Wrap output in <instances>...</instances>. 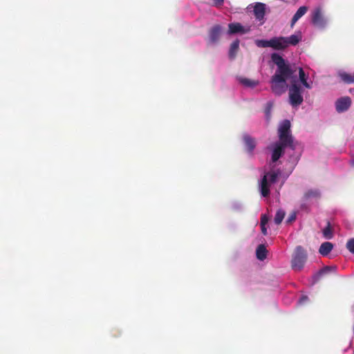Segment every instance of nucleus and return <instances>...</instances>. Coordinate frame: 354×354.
Here are the masks:
<instances>
[{"label":"nucleus","instance_id":"17","mask_svg":"<svg viewBox=\"0 0 354 354\" xmlns=\"http://www.w3.org/2000/svg\"><path fill=\"white\" fill-rule=\"evenodd\" d=\"M320 192L317 189H309L305 192L303 199L307 201L311 198L318 199L320 198Z\"/></svg>","mask_w":354,"mask_h":354},{"label":"nucleus","instance_id":"29","mask_svg":"<svg viewBox=\"0 0 354 354\" xmlns=\"http://www.w3.org/2000/svg\"><path fill=\"white\" fill-rule=\"evenodd\" d=\"M308 299V297L306 296H303L301 299H300V302H303L306 300Z\"/></svg>","mask_w":354,"mask_h":354},{"label":"nucleus","instance_id":"12","mask_svg":"<svg viewBox=\"0 0 354 354\" xmlns=\"http://www.w3.org/2000/svg\"><path fill=\"white\" fill-rule=\"evenodd\" d=\"M270 185L268 180V176H263L259 185V191L263 197L269 196Z\"/></svg>","mask_w":354,"mask_h":354},{"label":"nucleus","instance_id":"7","mask_svg":"<svg viewBox=\"0 0 354 354\" xmlns=\"http://www.w3.org/2000/svg\"><path fill=\"white\" fill-rule=\"evenodd\" d=\"M266 4L263 3H256L254 6V15L257 20L261 21V25L265 22L264 17L266 15Z\"/></svg>","mask_w":354,"mask_h":354},{"label":"nucleus","instance_id":"20","mask_svg":"<svg viewBox=\"0 0 354 354\" xmlns=\"http://www.w3.org/2000/svg\"><path fill=\"white\" fill-rule=\"evenodd\" d=\"M239 82L243 86L250 88H253L259 84L258 81L242 77H239Z\"/></svg>","mask_w":354,"mask_h":354},{"label":"nucleus","instance_id":"2","mask_svg":"<svg viewBox=\"0 0 354 354\" xmlns=\"http://www.w3.org/2000/svg\"><path fill=\"white\" fill-rule=\"evenodd\" d=\"M301 40V33L292 35L290 37H275L270 40L258 39L255 43L258 47H270L274 50H283L289 46H296Z\"/></svg>","mask_w":354,"mask_h":354},{"label":"nucleus","instance_id":"10","mask_svg":"<svg viewBox=\"0 0 354 354\" xmlns=\"http://www.w3.org/2000/svg\"><path fill=\"white\" fill-rule=\"evenodd\" d=\"M351 104V100L349 97H344L338 99L335 103L336 110L339 113L346 111Z\"/></svg>","mask_w":354,"mask_h":354},{"label":"nucleus","instance_id":"16","mask_svg":"<svg viewBox=\"0 0 354 354\" xmlns=\"http://www.w3.org/2000/svg\"><path fill=\"white\" fill-rule=\"evenodd\" d=\"M333 245L330 242L323 243L319 249V252L324 257L327 256L333 250Z\"/></svg>","mask_w":354,"mask_h":354},{"label":"nucleus","instance_id":"11","mask_svg":"<svg viewBox=\"0 0 354 354\" xmlns=\"http://www.w3.org/2000/svg\"><path fill=\"white\" fill-rule=\"evenodd\" d=\"M336 269V266H324L313 276V283L318 282L322 277L329 274L330 272H335Z\"/></svg>","mask_w":354,"mask_h":354},{"label":"nucleus","instance_id":"9","mask_svg":"<svg viewBox=\"0 0 354 354\" xmlns=\"http://www.w3.org/2000/svg\"><path fill=\"white\" fill-rule=\"evenodd\" d=\"M221 30L222 28L220 25H215L209 30L208 38L209 44H214L218 41Z\"/></svg>","mask_w":354,"mask_h":354},{"label":"nucleus","instance_id":"25","mask_svg":"<svg viewBox=\"0 0 354 354\" xmlns=\"http://www.w3.org/2000/svg\"><path fill=\"white\" fill-rule=\"evenodd\" d=\"M346 248L350 252L354 254V239H351L348 241L346 243Z\"/></svg>","mask_w":354,"mask_h":354},{"label":"nucleus","instance_id":"30","mask_svg":"<svg viewBox=\"0 0 354 354\" xmlns=\"http://www.w3.org/2000/svg\"><path fill=\"white\" fill-rule=\"evenodd\" d=\"M295 219V216L292 215L288 218V222H290L292 221H294Z\"/></svg>","mask_w":354,"mask_h":354},{"label":"nucleus","instance_id":"3","mask_svg":"<svg viewBox=\"0 0 354 354\" xmlns=\"http://www.w3.org/2000/svg\"><path fill=\"white\" fill-rule=\"evenodd\" d=\"M306 251L299 245L296 247L291 260V267L295 271H301L307 261Z\"/></svg>","mask_w":354,"mask_h":354},{"label":"nucleus","instance_id":"22","mask_svg":"<svg viewBox=\"0 0 354 354\" xmlns=\"http://www.w3.org/2000/svg\"><path fill=\"white\" fill-rule=\"evenodd\" d=\"M323 235L327 239H331L333 238V230L330 222L327 223V225L323 230Z\"/></svg>","mask_w":354,"mask_h":354},{"label":"nucleus","instance_id":"26","mask_svg":"<svg viewBox=\"0 0 354 354\" xmlns=\"http://www.w3.org/2000/svg\"><path fill=\"white\" fill-rule=\"evenodd\" d=\"M269 218L266 214H262L261 216V225H266L268 223Z\"/></svg>","mask_w":354,"mask_h":354},{"label":"nucleus","instance_id":"24","mask_svg":"<svg viewBox=\"0 0 354 354\" xmlns=\"http://www.w3.org/2000/svg\"><path fill=\"white\" fill-rule=\"evenodd\" d=\"M341 79L347 84H351L354 82V76L351 75L346 73H342L340 74Z\"/></svg>","mask_w":354,"mask_h":354},{"label":"nucleus","instance_id":"15","mask_svg":"<svg viewBox=\"0 0 354 354\" xmlns=\"http://www.w3.org/2000/svg\"><path fill=\"white\" fill-rule=\"evenodd\" d=\"M308 7L307 6H301L300 8H299V9L297 10V11L296 12V13L294 15V16L292 17V20H291V27H293V26L295 25V24L302 17L304 16L306 12L308 11Z\"/></svg>","mask_w":354,"mask_h":354},{"label":"nucleus","instance_id":"23","mask_svg":"<svg viewBox=\"0 0 354 354\" xmlns=\"http://www.w3.org/2000/svg\"><path fill=\"white\" fill-rule=\"evenodd\" d=\"M285 214H285V212L283 210L279 209L277 212V213L275 214V216H274V223L277 225H279L282 222V221H283V218L285 216Z\"/></svg>","mask_w":354,"mask_h":354},{"label":"nucleus","instance_id":"8","mask_svg":"<svg viewBox=\"0 0 354 354\" xmlns=\"http://www.w3.org/2000/svg\"><path fill=\"white\" fill-rule=\"evenodd\" d=\"M228 34H245L250 31V27L245 28L240 23H231L228 24Z\"/></svg>","mask_w":354,"mask_h":354},{"label":"nucleus","instance_id":"6","mask_svg":"<svg viewBox=\"0 0 354 354\" xmlns=\"http://www.w3.org/2000/svg\"><path fill=\"white\" fill-rule=\"evenodd\" d=\"M311 22L317 28H324L326 27L327 21L324 15H322L321 8H317L313 10L312 12Z\"/></svg>","mask_w":354,"mask_h":354},{"label":"nucleus","instance_id":"1","mask_svg":"<svg viewBox=\"0 0 354 354\" xmlns=\"http://www.w3.org/2000/svg\"><path fill=\"white\" fill-rule=\"evenodd\" d=\"M271 59L277 66L270 80L272 92L277 95H281L285 93L288 86L286 81L290 80L289 102L292 106H299L304 102V97L302 88L297 80V66L290 64L277 53L272 54Z\"/></svg>","mask_w":354,"mask_h":354},{"label":"nucleus","instance_id":"21","mask_svg":"<svg viewBox=\"0 0 354 354\" xmlns=\"http://www.w3.org/2000/svg\"><path fill=\"white\" fill-rule=\"evenodd\" d=\"M280 174L279 171H271L268 172L264 174V176H268V180L270 184L275 183L277 180L279 175Z\"/></svg>","mask_w":354,"mask_h":354},{"label":"nucleus","instance_id":"19","mask_svg":"<svg viewBox=\"0 0 354 354\" xmlns=\"http://www.w3.org/2000/svg\"><path fill=\"white\" fill-rule=\"evenodd\" d=\"M239 49V40L236 39L230 45V50H229V57L230 59H234L236 57Z\"/></svg>","mask_w":354,"mask_h":354},{"label":"nucleus","instance_id":"14","mask_svg":"<svg viewBox=\"0 0 354 354\" xmlns=\"http://www.w3.org/2000/svg\"><path fill=\"white\" fill-rule=\"evenodd\" d=\"M297 67V72L298 71L299 81L301 84L306 88L310 89L312 88V83H309L307 81L308 75H306L304 71L301 67Z\"/></svg>","mask_w":354,"mask_h":354},{"label":"nucleus","instance_id":"5","mask_svg":"<svg viewBox=\"0 0 354 354\" xmlns=\"http://www.w3.org/2000/svg\"><path fill=\"white\" fill-rule=\"evenodd\" d=\"M273 150L272 153V162L277 161L284 153V149L286 147H290L292 149H295L293 144L279 141L273 145Z\"/></svg>","mask_w":354,"mask_h":354},{"label":"nucleus","instance_id":"28","mask_svg":"<svg viewBox=\"0 0 354 354\" xmlns=\"http://www.w3.org/2000/svg\"><path fill=\"white\" fill-rule=\"evenodd\" d=\"M261 232L263 235H266L267 234V228L266 227V225H261Z\"/></svg>","mask_w":354,"mask_h":354},{"label":"nucleus","instance_id":"13","mask_svg":"<svg viewBox=\"0 0 354 354\" xmlns=\"http://www.w3.org/2000/svg\"><path fill=\"white\" fill-rule=\"evenodd\" d=\"M243 140L247 148V151L249 153H252V151L256 147V141L254 138L251 137L250 135L245 133L243 136Z\"/></svg>","mask_w":354,"mask_h":354},{"label":"nucleus","instance_id":"27","mask_svg":"<svg viewBox=\"0 0 354 354\" xmlns=\"http://www.w3.org/2000/svg\"><path fill=\"white\" fill-rule=\"evenodd\" d=\"M224 0H214V3L216 6H221L223 3Z\"/></svg>","mask_w":354,"mask_h":354},{"label":"nucleus","instance_id":"18","mask_svg":"<svg viewBox=\"0 0 354 354\" xmlns=\"http://www.w3.org/2000/svg\"><path fill=\"white\" fill-rule=\"evenodd\" d=\"M267 252L268 251L265 245L263 244L259 245L256 250L257 258L259 260L263 261L267 257Z\"/></svg>","mask_w":354,"mask_h":354},{"label":"nucleus","instance_id":"4","mask_svg":"<svg viewBox=\"0 0 354 354\" xmlns=\"http://www.w3.org/2000/svg\"><path fill=\"white\" fill-rule=\"evenodd\" d=\"M279 140L290 144H293V137L290 133V122L285 120L280 124L278 129Z\"/></svg>","mask_w":354,"mask_h":354}]
</instances>
